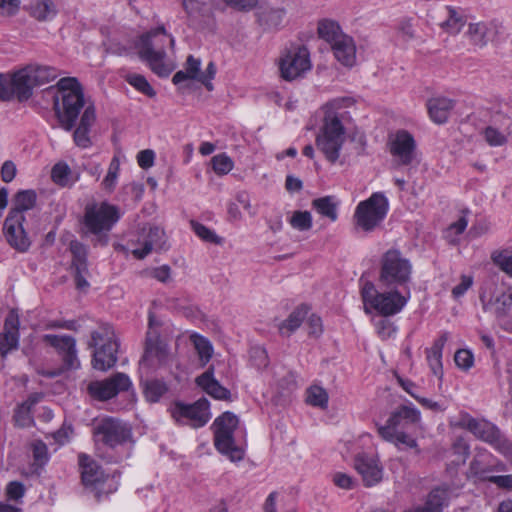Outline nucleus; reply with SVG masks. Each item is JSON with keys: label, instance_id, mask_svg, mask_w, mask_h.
Returning <instances> with one entry per match:
<instances>
[{"label": "nucleus", "instance_id": "33", "mask_svg": "<svg viewBox=\"0 0 512 512\" xmlns=\"http://www.w3.org/2000/svg\"><path fill=\"white\" fill-rule=\"evenodd\" d=\"M307 313L308 310L305 306L297 307L294 311L291 312L286 320L282 321L278 325L280 334L286 336L292 334L300 327L305 317L307 316Z\"/></svg>", "mask_w": 512, "mask_h": 512}, {"label": "nucleus", "instance_id": "61", "mask_svg": "<svg viewBox=\"0 0 512 512\" xmlns=\"http://www.w3.org/2000/svg\"><path fill=\"white\" fill-rule=\"evenodd\" d=\"M25 487L21 482L12 481L7 485L6 494L9 499L18 500L24 496Z\"/></svg>", "mask_w": 512, "mask_h": 512}, {"label": "nucleus", "instance_id": "8", "mask_svg": "<svg viewBox=\"0 0 512 512\" xmlns=\"http://www.w3.org/2000/svg\"><path fill=\"white\" fill-rule=\"evenodd\" d=\"M387 212V198L382 193H373L357 205L354 213L355 224L366 232L373 231L384 220Z\"/></svg>", "mask_w": 512, "mask_h": 512}, {"label": "nucleus", "instance_id": "32", "mask_svg": "<svg viewBox=\"0 0 512 512\" xmlns=\"http://www.w3.org/2000/svg\"><path fill=\"white\" fill-rule=\"evenodd\" d=\"M311 205L317 213L328 218L331 222H335L338 219L339 202L334 196H324L314 199Z\"/></svg>", "mask_w": 512, "mask_h": 512}, {"label": "nucleus", "instance_id": "9", "mask_svg": "<svg viewBox=\"0 0 512 512\" xmlns=\"http://www.w3.org/2000/svg\"><path fill=\"white\" fill-rule=\"evenodd\" d=\"M247 443V432L241 426L236 415L226 411V458L234 463L245 459Z\"/></svg>", "mask_w": 512, "mask_h": 512}, {"label": "nucleus", "instance_id": "10", "mask_svg": "<svg viewBox=\"0 0 512 512\" xmlns=\"http://www.w3.org/2000/svg\"><path fill=\"white\" fill-rule=\"evenodd\" d=\"M311 69L310 53L303 45L292 46L279 59L281 77L287 81L295 80Z\"/></svg>", "mask_w": 512, "mask_h": 512}, {"label": "nucleus", "instance_id": "60", "mask_svg": "<svg viewBox=\"0 0 512 512\" xmlns=\"http://www.w3.org/2000/svg\"><path fill=\"white\" fill-rule=\"evenodd\" d=\"M399 449L402 448H413L417 449V441L410 435L404 432H398L393 442Z\"/></svg>", "mask_w": 512, "mask_h": 512}, {"label": "nucleus", "instance_id": "56", "mask_svg": "<svg viewBox=\"0 0 512 512\" xmlns=\"http://www.w3.org/2000/svg\"><path fill=\"white\" fill-rule=\"evenodd\" d=\"M454 361L458 368L467 371L474 364V356L468 349H459L454 355Z\"/></svg>", "mask_w": 512, "mask_h": 512}, {"label": "nucleus", "instance_id": "41", "mask_svg": "<svg viewBox=\"0 0 512 512\" xmlns=\"http://www.w3.org/2000/svg\"><path fill=\"white\" fill-rule=\"evenodd\" d=\"M190 340L198 353L201 365L205 366L210 361L213 354V347L211 343L199 334H192L190 336Z\"/></svg>", "mask_w": 512, "mask_h": 512}, {"label": "nucleus", "instance_id": "1", "mask_svg": "<svg viewBox=\"0 0 512 512\" xmlns=\"http://www.w3.org/2000/svg\"><path fill=\"white\" fill-rule=\"evenodd\" d=\"M352 103L350 98H335L323 107V126L316 137V146L330 163H335L340 157V151L345 142L342 110Z\"/></svg>", "mask_w": 512, "mask_h": 512}, {"label": "nucleus", "instance_id": "30", "mask_svg": "<svg viewBox=\"0 0 512 512\" xmlns=\"http://www.w3.org/2000/svg\"><path fill=\"white\" fill-rule=\"evenodd\" d=\"M197 385L216 399L224 398V387L214 378L212 368L202 373L196 378Z\"/></svg>", "mask_w": 512, "mask_h": 512}, {"label": "nucleus", "instance_id": "19", "mask_svg": "<svg viewBox=\"0 0 512 512\" xmlns=\"http://www.w3.org/2000/svg\"><path fill=\"white\" fill-rule=\"evenodd\" d=\"M355 468L366 486H373L382 479V468L375 457L360 454L355 459Z\"/></svg>", "mask_w": 512, "mask_h": 512}, {"label": "nucleus", "instance_id": "16", "mask_svg": "<svg viewBox=\"0 0 512 512\" xmlns=\"http://www.w3.org/2000/svg\"><path fill=\"white\" fill-rule=\"evenodd\" d=\"M43 340L55 348L62 356V360L67 369H77L80 366V361L77 357L76 340L69 335H44Z\"/></svg>", "mask_w": 512, "mask_h": 512}, {"label": "nucleus", "instance_id": "35", "mask_svg": "<svg viewBox=\"0 0 512 512\" xmlns=\"http://www.w3.org/2000/svg\"><path fill=\"white\" fill-rule=\"evenodd\" d=\"M165 355V349L159 339L158 333L152 331L147 332L145 352L142 357V361L146 362L153 357L162 360L165 357Z\"/></svg>", "mask_w": 512, "mask_h": 512}, {"label": "nucleus", "instance_id": "55", "mask_svg": "<svg viewBox=\"0 0 512 512\" xmlns=\"http://www.w3.org/2000/svg\"><path fill=\"white\" fill-rule=\"evenodd\" d=\"M182 6L191 19H198L204 15L205 4L199 0H183Z\"/></svg>", "mask_w": 512, "mask_h": 512}, {"label": "nucleus", "instance_id": "22", "mask_svg": "<svg viewBox=\"0 0 512 512\" xmlns=\"http://www.w3.org/2000/svg\"><path fill=\"white\" fill-rule=\"evenodd\" d=\"M81 479L86 487L98 488L105 481V475L95 460L86 454L78 456Z\"/></svg>", "mask_w": 512, "mask_h": 512}, {"label": "nucleus", "instance_id": "26", "mask_svg": "<svg viewBox=\"0 0 512 512\" xmlns=\"http://www.w3.org/2000/svg\"><path fill=\"white\" fill-rule=\"evenodd\" d=\"M426 106L430 119L436 124H443L448 120L455 103L450 98L438 96L429 99Z\"/></svg>", "mask_w": 512, "mask_h": 512}, {"label": "nucleus", "instance_id": "44", "mask_svg": "<svg viewBox=\"0 0 512 512\" xmlns=\"http://www.w3.org/2000/svg\"><path fill=\"white\" fill-rule=\"evenodd\" d=\"M166 384L160 380L147 381L144 388V395L147 401L151 403L158 402L167 392Z\"/></svg>", "mask_w": 512, "mask_h": 512}, {"label": "nucleus", "instance_id": "24", "mask_svg": "<svg viewBox=\"0 0 512 512\" xmlns=\"http://www.w3.org/2000/svg\"><path fill=\"white\" fill-rule=\"evenodd\" d=\"M448 339L449 333L446 331L442 332L439 335V337L433 342L432 346L430 348H427L425 351L426 359L432 373L440 380L443 377V348Z\"/></svg>", "mask_w": 512, "mask_h": 512}, {"label": "nucleus", "instance_id": "43", "mask_svg": "<svg viewBox=\"0 0 512 512\" xmlns=\"http://www.w3.org/2000/svg\"><path fill=\"white\" fill-rule=\"evenodd\" d=\"M72 174L71 168L65 162L56 163L51 170V179L59 186L66 187L71 186L76 180L71 181L70 176Z\"/></svg>", "mask_w": 512, "mask_h": 512}, {"label": "nucleus", "instance_id": "29", "mask_svg": "<svg viewBox=\"0 0 512 512\" xmlns=\"http://www.w3.org/2000/svg\"><path fill=\"white\" fill-rule=\"evenodd\" d=\"M317 33L320 39L332 47L340 38L344 36L340 25L331 19H322L318 22Z\"/></svg>", "mask_w": 512, "mask_h": 512}, {"label": "nucleus", "instance_id": "40", "mask_svg": "<svg viewBox=\"0 0 512 512\" xmlns=\"http://www.w3.org/2000/svg\"><path fill=\"white\" fill-rule=\"evenodd\" d=\"M37 195L34 190L19 191L14 198L15 207L10 212L23 214L24 211L32 209L36 204Z\"/></svg>", "mask_w": 512, "mask_h": 512}, {"label": "nucleus", "instance_id": "11", "mask_svg": "<svg viewBox=\"0 0 512 512\" xmlns=\"http://www.w3.org/2000/svg\"><path fill=\"white\" fill-rule=\"evenodd\" d=\"M93 434L97 443L115 448L131 438V429L122 421L107 417L94 427Z\"/></svg>", "mask_w": 512, "mask_h": 512}, {"label": "nucleus", "instance_id": "36", "mask_svg": "<svg viewBox=\"0 0 512 512\" xmlns=\"http://www.w3.org/2000/svg\"><path fill=\"white\" fill-rule=\"evenodd\" d=\"M286 15L283 8H265L258 13L259 23L267 29L278 28Z\"/></svg>", "mask_w": 512, "mask_h": 512}, {"label": "nucleus", "instance_id": "15", "mask_svg": "<svg viewBox=\"0 0 512 512\" xmlns=\"http://www.w3.org/2000/svg\"><path fill=\"white\" fill-rule=\"evenodd\" d=\"M25 217L23 214L9 212L4 221V235L9 245L18 252H26L31 242L23 228Z\"/></svg>", "mask_w": 512, "mask_h": 512}, {"label": "nucleus", "instance_id": "64", "mask_svg": "<svg viewBox=\"0 0 512 512\" xmlns=\"http://www.w3.org/2000/svg\"><path fill=\"white\" fill-rule=\"evenodd\" d=\"M333 482L336 486L342 489H352L355 483L351 476L341 472L334 474Z\"/></svg>", "mask_w": 512, "mask_h": 512}, {"label": "nucleus", "instance_id": "38", "mask_svg": "<svg viewBox=\"0 0 512 512\" xmlns=\"http://www.w3.org/2000/svg\"><path fill=\"white\" fill-rule=\"evenodd\" d=\"M488 26L484 22L470 23L465 33L470 43L482 48L488 43Z\"/></svg>", "mask_w": 512, "mask_h": 512}, {"label": "nucleus", "instance_id": "31", "mask_svg": "<svg viewBox=\"0 0 512 512\" xmlns=\"http://www.w3.org/2000/svg\"><path fill=\"white\" fill-rule=\"evenodd\" d=\"M197 385L216 399L224 398V387L214 378L212 368L202 373L196 378Z\"/></svg>", "mask_w": 512, "mask_h": 512}, {"label": "nucleus", "instance_id": "14", "mask_svg": "<svg viewBox=\"0 0 512 512\" xmlns=\"http://www.w3.org/2000/svg\"><path fill=\"white\" fill-rule=\"evenodd\" d=\"M389 152L399 166H409L417 162L416 142L406 130H399L389 137Z\"/></svg>", "mask_w": 512, "mask_h": 512}, {"label": "nucleus", "instance_id": "2", "mask_svg": "<svg viewBox=\"0 0 512 512\" xmlns=\"http://www.w3.org/2000/svg\"><path fill=\"white\" fill-rule=\"evenodd\" d=\"M383 288L380 292L371 281L361 283V297L366 313L374 310L384 317L393 316L400 313L411 298L410 290Z\"/></svg>", "mask_w": 512, "mask_h": 512}, {"label": "nucleus", "instance_id": "5", "mask_svg": "<svg viewBox=\"0 0 512 512\" xmlns=\"http://www.w3.org/2000/svg\"><path fill=\"white\" fill-rule=\"evenodd\" d=\"M451 427L466 429L477 439L499 449L506 456H512V445L501 435L499 429L491 422L472 417L467 412H461L449 421Z\"/></svg>", "mask_w": 512, "mask_h": 512}, {"label": "nucleus", "instance_id": "34", "mask_svg": "<svg viewBox=\"0 0 512 512\" xmlns=\"http://www.w3.org/2000/svg\"><path fill=\"white\" fill-rule=\"evenodd\" d=\"M144 53L145 55H139V57L148 63L155 74L160 77H167L171 73L172 69L164 62L165 52L152 53L149 50Z\"/></svg>", "mask_w": 512, "mask_h": 512}, {"label": "nucleus", "instance_id": "48", "mask_svg": "<svg viewBox=\"0 0 512 512\" xmlns=\"http://www.w3.org/2000/svg\"><path fill=\"white\" fill-rule=\"evenodd\" d=\"M306 401L312 406L326 408L328 404V394L325 389L320 386H311L307 390Z\"/></svg>", "mask_w": 512, "mask_h": 512}, {"label": "nucleus", "instance_id": "23", "mask_svg": "<svg viewBox=\"0 0 512 512\" xmlns=\"http://www.w3.org/2000/svg\"><path fill=\"white\" fill-rule=\"evenodd\" d=\"M19 341V319L14 313H10L4 323V331L0 333V353L5 356L16 349Z\"/></svg>", "mask_w": 512, "mask_h": 512}, {"label": "nucleus", "instance_id": "50", "mask_svg": "<svg viewBox=\"0 0 512 512\" xmlns=\"http://www.w3.org/2000/svg\"><path fill=\"white\" fill-rule=\"evenodd\" d=\"M72 255L71 266L86 263L88 258V247L78 240H72L69 244Z\"/></svg>", "mask_w": 512, "mask_h": 512}, {"label": "nucleus", "instance_id": "18", "mask_svg": "<svg viewBox=\"0 0 512 512\" xmlns=\"http://www.w3.org/2000/svg\"><path fill=\"white\" fill-rule=\"evenodd\" d=\"M143 236L139 242L142 244L141 248L132 250V254L137 259H144L152 250L160 251L165 248L166 237L163 229L157 226H149L143 228Z\"/></svg>", "mask_w": 512, "mask_h": 512}, {"label": "nucleus", "instance_id": "3", "mask_svg": "<svg viewBox=\"0 0 512 512\" xmlns=\"http://www.w3.org/2000/svg\"><path fill=\"white\" fill-rule=\"evenodd\" d=\"M57 88L60 96L54 97V110L60 126L71 131L85 105L83 88L75 77L60 79Z\"/></svg>", "mask_w": 512, "mask_h": 512}, {"label": "nucleus", "instance_id": "37", "mask_svg": "<svg viewBox=\"0 0 512 512\" xmlns=\"http://www.w3.org/2000/svg\"><path fill=\"white\" fill-rule=\"evenodd\" d=\"M489 305L498 318L506 317L512 309V287L491 300Z\"/></svg>", "mask_w": 512, "mask_h": 512}, {"label": "nucleus", "instance_id": "59", "mask_svg": "<svg viewBox=\"0 0 512 512\" xmlns=\"http://www.w3.org/2000/svg\"><path fill=\"white\" fill-rule=\"evenodd\" d=\"M493 260L499 268L512 277V250L502 251L493 257Z\"/></svg>", "mask_w": 512, "mask_h": 512}, {"label": "nucleus", "instance_id": "57", "mask_svg": "<svg viewBox=\"0 0 512 512\" xmlns=\"http://www.w3.org/2000/svg\"><path fill=\"white\" fill-rule=\"evenodd\" d=\"M483 135L490 146H502L507 142L506 136L491 126L484 129Z\"/></svg>", "mask_w": 512, "mask_h": 512}, {"label": "nucleus", "instance_id": "63", "mask_svg": "<svg viewBox=\"0 0 512 512\" xmlns=\"http://www.w3.org/2000/svg\"><path fill=\"white\" fill-rule=\"evenodd\" d=\"M216 74V67L213 62H210L204 72L201 71L200 83L203 84L207 90H213L211 80Z\"/></svg>", "mask_w": 512, "mask_h": 512}, {"label": "nucleus", "instance_id": "39", "mask_svg": "<svg viewBox=\"0 0 512 512\" xmlns=\"http://www.w3.org/2000/svg\"><path fill=\"white\" fill-rule=\"evenodd\" d=\"M29 73L32 76V81L35 86H41L57 77V70L50 66H27Z\"/></svg>", "mask_w": 512, "mask_h": 512}, {"label": "nucleus", "instance_id": "4", "mask_svg": "<svg viewBox=\"0 0 512 512\" xmlns=\"http://www.w3.org/2000/svg\"><path fill=\"white\" fill-rule=\"evenodd\" d=\"M413 265L398 249L387 250L380 259L378 282L381 287L410 290Z\"/></svg>", "mask_w": 512, "mask_h": 512}, {"label": "nucleus", "instance_id": "7", "mask_svg": "<svg viewBox=\"0 0 512 512\" xmlns=\"http://www.w3.org/2000/svg\"><path fill=\"white\" fill-rule=\"evenodd\" d=\"M118 219L117 207L106 202L87 206L85 209L84 224L92 234L98 235V242L101 245L108 243L106 232L111 230Z\"/></svg>", "mask_w": 512, "mask_h": 512}, {"label": "nucleus", "instance_id": "46", "mask_svg": "<svg viewBox=\"0 0 512 512\" xmlns=\"http://www.w3.org/2000/svg\"><path fill=\"white\" fill-rule=\"evenodd\" d=\"M404 419L411 423H416L420 420V412L409 406H401L389 417V422L392 424H399Z\"/></svg>", "mask_w": 512, "mask_h": 512}, {"label": "nucleus", "instance_id": "62", "mask_svg": "<svg viewBox=\"0 0 512 512\" xmlns=\"http://www.w3.org/2000/svg\"><path fill=\"white\" fill-rule=\"evenodd\" d=\"M155 153L153 150L145 149L138 153L137 161L141 168L148 169L153 166Z\"/></svg>", "mask_w": 512, "mask_h": 512}, {"label": "nucleus", "instance_id": "54", "mask_svg": "<svg viewBox=\"0 0 512 512\" xmlns=\"http://www.w3.org/2000/svg\"><path fill=\"white\" fill-rule=\"evenodd\" d=\"M119 169L120 162L118 158L114 157L110 162L107 175L105 176L102 182V185L106 190L112 191L114 189Z\"/></svg>", "mask_w": 512, "mask_h": 512}, {"label": "nucleus", "instance_id": "13", "mask_svg": "<svg viewBox=\"0 0 512 512\" xmlns=\"http://www.w3.org/2000/svg\"><path fill=\"white\" fill-rule=\"evenodd\" d=\"M172 417L180 423L189 424L194 428L204 426L210 418L209 402L200 398L192 404L176 402L172 410Z\"/></svg>", "mask_w": 512, "mask_h": 512}, {"label": "nucleus", "instance_id": "47", "mask_svg": "<svg viewBox=\"0 0 512 512\" xmlns=\"http://www.w3.org/2000/svg\"><path fill=\"white\" fill-rule=\"evenodd\" d=\"M126 81L139 92L150 98H153L156 95L155 90L143 75L135 73L129 74L126 76Z\"/></svg>", "mask_w": 512, "mask_h": 512}, {"label": "nucleus", "instance_id": "20", "mask_svg": "<svg viewBox=\"0 0 512 512\" xmlns=\"http://www.w3.org/2000/svg\"><path fill=\"white\" fill-rule=\"evenodd\" d=\"M438 25L446 33L457 35L466 24V17L460 9L444 6L438 16Z\"/></svg>", "mask_w": 512, "mask_h": 512}, {"label": "nucleus", "instance_id": "53", "mask_svg": "<svg viewBox=\"0 0 512 512\" xmlns=\"http://www.w3.org/2000/svg\"><path fill=\"white\" fill-rule=\"evenodd\" d=\"M212 429L214 430V445L221 454H224V413L215 419Z\"/></svg>", "mask_w": 512, "mask_h": 512}, {"label": "nucleus", "instance_id": "51", "mask_svg": "<svg viewBox=\"0 0 512 512\" xmlns=\"http://www.w3.org/2000/svg\"><path fill=\"white\" fill-rule=\"evenodd\" d=\"M73 277L77 289H86L89 287L87 277L90 276L88 262L71 266Z\"/></svg>", "mask_w": 512, "mask_h": 512}, {"label": "nucleus", "instance_id": "28", "mask_svg": "<svg viewBox=\"0 0 512 512\" xmlns=\"http://www.w3.org/2000/svg\"><path fill=\"white\" fill-rule=\"evenodd\" d=\"M201 78V59L196 58L193 55H189L183 65V69L177 71L172 82L178 85L184 81L195 80L200 82Z\"/></svg>", "mask_w": 512, "mask_h": 512}, {"label": "nucleus", "instance_id": "45", "mask_svg": "<svg viewBox=\"0 0 512 512\" xmlns=\"http://www.w3.org/2000/svg\"><path fill=\"white\" fill-rule=\"evenodd\" d=\"M291 227L298 231H308L312 228V215L309 211H294L289 218Z\"/></svg>", "mask_w": 512, "mask_h": 512}, {"label": "nucleus", "instance_id": "17", "mask_svg": "<svg viewBox=\"0 0 512 512\" xmlns=\"http://www.w3.org/2000/svg\"><path fill=\"white\" fill-rule=\"evenodd\" d=\"M166 42H169L172 48L174 47V38L167 33L164 26H159L140 36L139 43L137 44L138 54L145 55L144 52L149 50L152 53L165 52Z\"/></svg>", "mask_w": 512, "mask_h": 512}, {"label": "nucleus", "instance_id": "25", "mask_svg": "<svg viewBox=\"0 0 512 512\" xmlns=\"http://www.w3.org/2000/svg\"><path fill=\"white\" fill-rule=\"evenodd\" d=\"M33 82L27 67L17 71L11 78L13 95L20 102L27 101L33 94V88L36 87Z\"/></svg>", "mask_w": 512, "mask_h": 512}, {"label": "nucleus", "instance_id": "6", "mask_svg": "<svg viewBox=\"0 0 512 512\" xmlns=\"http://www.w3.org/2000/svg\"><path fill=\"white\" fill-rule=\"evenodd\" d=\"M88 347L94 348L92 355L94 369L107 371L116 364L119 343L110 325H102L97 330L92 331Z\"/></svg>", "mask_w": 512, "mask_h": 512}, {"label": "nucleus", "instance_id": "21", "mask_svg": "<svg viewBox=\"0 0 512 512\" xmlns=\"http://www.w3.org/2000/svg\"><path fill=\"white\" fill-rule=\"evenodd\" d=\"M95 121V107L93 104H90L84 108L79 125L73 133L74 142L78 147L88 148L91 146L92 142L89 136V132Z\"/></svg>", "mask_w": 512, "mask_h": 512}, {"label": "nucleus", "instance_id": "49", "mask_svg": "<svg viewBox=\"0 0 512 512\" xmlns=\"http://www.w3.org/2000/svg\"><path fill=\"white\" fill-rule=\"evenodd\" d=\"M190 225L194 233L203 241L214 243V244H221L222 238L219 237L214 233V231L207 228L205 225L195 221L191 220Z\"/></svg>", "mask_w": 512, "mask_h": 512}, {"label": "nucleus", "instance_id": "12", "mask_svg": "<svg viewBox=\"0 0 512 512\" xmlns=\"http://www.w3.org/2000/svg\"><path fill=\"white\" fill-rule=\"evenodd\" d=\"M132 387L129 376L122 372H117L104 380L92 381L88 384L87 391L89 395L99 401H107L120 392L128 391Z\"/></svg>", "mask_w": 512, "mask_h": 512}, {"label": "nucleus", "instance_id": "27", "mask_svg": "<svg viewBox=\"0 0 512 512\" xmlns=\"http://www.w3.org/2000/svg\"><path fill=\"white\" fill-rule=\"evenodd\" d=\"M335 58L344 66L352 67L356 63V45L353 38L344 34L332 47Z\"/></svg>", "mask_w": 512, "mask_h": 512}, {"label": "nucleus", "instance_id": "52", "mask_svg": "<svg viewBox=\"0 0 512 512\" xmlns=\"http://www.w3.org/2000/svg\"><path fill=\"white\" fill-rule=\"evenodd\" d=\"M249 359L257 369L266 368L269 364L267 351L262 346H253L249 352Z\"/></svg>", "mask_w": 512, "mask_h": 512}, {"label": "nucleus", "instance_id": "58", "mask_svg": "<svg viewBox=\"0 0 512 512\" xmlns=\"http://www.w3.org/2000/svg\"><path fill=\"white\" fill-rule=\"evenodd\" d=\"M14 420L19 427H28L32 424L33 418L28 405H19L14 414Z\"/></svg>", "mask_w": 512, "mask_h": 512}, {"label": "nucleus", "instance_id": "42", "mask_svg": "<svg viewBox=\"0 0 512 512\" xmlns=\"http://www.w3.org/2000/svg\"><path fill=\"white\" fill-rule=\"evenodd\" d=\"M31 15L38 21H46L56 14L54 4L51 0H37L31 5Z\"/></svg>", "mask_w": 512, "mask_h": 512}]
</instances>
